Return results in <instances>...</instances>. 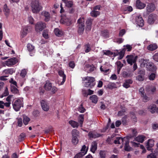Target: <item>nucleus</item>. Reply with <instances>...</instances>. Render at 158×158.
I'll use <instances>...</instances> for the list:
<instances>
[{
  "instance_id": "obj_1",
  "label": "nucleus",
  "mask_w": 158,
  "mask_h": 158,
  "mask_svg": "<svg viewBox=\"0 0 158 158\" xmlns=\"http://www.w3.org/2000/svg\"><path fill=\"white\" fill-rule=\"evenodd\" d=\"M12 104L13 109L17 111L20 110L21 107H23V101L22 99H18L13 101Z\"/></svg>"
},
{
  "instance_id": "obj_2",
  "label": "nucleus",
  "mask_w": 158,
  "mask_h": 158,
  "mask_svg": "<svg viewBox=\"0 0 158 158\" xmlns=\"http://www.w3.org/2000/svg\"><path fill=\"white\" fill-rule=\"evenodd\" d=\"M83 81H86L85 83V86L86 87L92 88L95 85L94 81H95L94 78L92 77H85L83 78Z\"/></svg>"
},
{
  "instance_id": "obj_3",
  "label": "nucleus",
  "mask_w": 158,
  "mask_h": 158,
  "mask_svg": "<svg viewBox=\"0 0 158 158\" xmlns=\"http://www.w3.org/2000/svg\"><path fill=\"white\" fill-rule=\"evenodd\" d=\"M44 88L46 90L50 91L52 94H54L57 91V88L55 86L52 85V83L49 81L46 82Z\"/></svg>"
},
{
  "instance_id": "obj_4",
  "label": "nucleus",
  "mask_w": 158,
  "mask_h": 158,
  "mask_svg": "<svg viewBox=\"0 0 158 158\" xmlns=\"http://www.w3.org/2000/svg\"><path fill=\"white\" fill-rule=\"evenodd\" d=\"M31 7L32 12L34 13H38L42 9V7L38 1H33L31 3Z\"/></svg>"
},
{
  "instance_id": "obj_5",
  "label": "nucleus",
  "mask_w": 158,
  "mask_h": 158,
  "mask_svg": "<svg viewBox=\"0 0 158 158\" xmlns=\"http://www.w3.org/2000/svg\"><path fill=\"white\" fill-rule=\"evenodd\" d=\"M85 20L84 17L79 18L77 20V23L78 24V31L80 34H82L85 29Z\"/></svg>"
},
{
  "instance_id": "obj_6",
  "label": "nucleus",
  "mask_w": 158,
  "mask_h": 158,
  "mask_svg": "<svg viewBox=\"0 0 158 158\" xmlns=\"http://www.w3.org/2000/svg\"><path fill=\"white\" fill-rule=\"evenodd\" d=\"M46 24L43 22L40 21L37 22L35 25V30L36 32L42 31L46 27Z\"/></svg>"
},
{
  "instance_id": "obj_7",
  "label": "nucleus",
  "mask_w": 158,
  "mask_h": 158,
  "mask_svg": "<svg viewBox=\"0 0 158 158\" xmlns=\"http://www.w3.org/2000/svg\"><path fill=\"white\" fill-rule=\"evenodd\" d=\"M60 23L67 26H69L72 24V20L70 17L66 16H63L60 20Z\"/></svg>"
},
{
  "instance_id": "obj_8",
  "label": "nucleus",
  "mask_w": 158,
  "mask_h": 158,
  "mask_svg": "<svg viewBox=\"0 0 158 158\" xmlns=\"http://www.w3.org/2000/svg\"><path fill=\"white\" fill-rule=\"evenodd\" d=\"M148 22L150 24L158 23V17L155 14H150L148 16Z\"/></svg>"
},
{
  "instance_id": "obj_9",
  "label": "nucleus",
  "mask_w": 158,
  "mask_h": 158,
  "mask_svg": "<svg viewBox=\"0 0 158 158\" xmlns=\"http://www.w3.org/2000/svg\"><path fill=\"white\" fill-rule=\"evenodd\" d=\"M138 56L135 55H128L127 56V61L128 64L132 65L133 63H136Z\"/></svg>"
},
{
  "instance_id": "obj_10",
  "label": "nucleus",
  "mask_w": 158,
  "mask_h": 158,
  "mask_svg": "<svg viewBox=\"0 0 158 158\" xmlns=\"http://www.w3.org/2000/svg\"><path fill=\"white\" fill-rule=\"evenodd\" d=\"M18 62L17 58L15 57L8 59L5 62V64L8 66H11L15 64Z\"/></svg>"
},
{
  "instance_id": "obj_11",
  "label": "nucleus",
  "mask_w": 158,
  "mask_h": 158,
  "mask_svg": "<svg viewBox=\"0 0 158 158\" xmlns=\"http://www.w3.org/2000/svg\"><path fill=\"white\" fill-rule=\"evenodd\" d=\"M41 15L44 17V20L46 22L49 21L51 18V15L49 13L44 10L41 13Z\"/></svg>"
},
{
  "instance_id": "obj_12",
  "label": "nucleus",
  "mask_w": 158,
  "mask_h": 158,
  "mask_svg": "<svg viewBox=\"0 0 158 158\" xmlns=\"http://www.w3.org/2000/svg\"><path fill=\"white\" fill-rule=\"evenodd\" d=\"M135 20L138 25L141 27L143 26L144 21L140 15L137 16L135 18Z\"/></svg>"
},
{
  "instance_id": "obj_13",
  "label": "nucleus",
  "mask_w": 158,
  "mask_h": 158,
  "mask_svg": "<svg viewBox=\"0 0 158 158\" xmlns=\"http://www.w3.org/2000/svg\"><path fill=\"white\" fill-rule=\"evenodd\" d=\"M41 105L43 110L45 111H47L49 109V106L48 105L47 102L44 100L41 101Z\"/></svg>"
},
{
  "instance_id": "obj_14",
  "label": "nucleus",
  "mask_w": 158,
  "mask_h": 158,
  "mask_svg": "<svg viewBox=\"0 0 158 158\" xmlns=\"http://www.w3.org/2000/svg\"><path fill=\"white\" fill-rule=\"evenodd\" d=\"M147 11L148 13L152 12L156 9L155 5L152 3L148 4L146 7Z\"/></svg>"
},
{
  "instance_id": "obj_15",
  "label": "nucleus",
  "mask_w": 158,
  "mask_h": 158,
  "mask_svg": "<svg viewBox=\"0 0 158 158\" xmlns=\"http://www.w3.org/2000/svg\"><path fill=\"white\" fill-rule=\"evenodd\" d=\"M139 74H140L137 77V79L139 81H142L144 79V75L145 72L144 70H140L139 72Z\"/></svg>"
},
{
  "instance_id": "obj_16",
  "label": "nucleus",
  "mask_w": 158,
  "mask_h": 158,
  "mask_svg": "<svg viewBox=\"0 0 158 158\" xmlns=\"http://www.w3.org/2000/svg\"><path fill=\"white\" fill-rule=\"evenodd\" d=\"M154 145V141L152 139L148 140L147 143L146 147L147 149L148 150H151V148L153 147Z\"/></svg>"
},
{
  "instance_id": "obj_17",
  "label": "nucleus",
  "mask_w": 158,
  "mask_h": 158,
  "mask_svg": "<svg viewBox=\"0 0 158 158\" xmlns=\"http://www.w3.org/2000/svg\"><path fill=\"white\" fill-rule=\"evenodd\" d=\"M126 138H123L120 137H117L114 141V143L115 144H123Z\"/></svg>"
},
{
  "instance_id": "obj_18",
  "label": "nucleus",
  "mask_w": 158,
  "mask_h": 158,
  "mask_svg": "<svg viewBox=\"0 0 158 158\" xmlns=\"http://www.w3.org/2000/svg\"><path fill=\"white\" fill-rule=\"evenodd\" d=\"M59 75L62 78V81L61 82L60 85H63L65 82L66 79V76L64 74V72L62 70H60L58 72Z\"/></svg>"
},
{
  "instance_id": "obj_19",
  "label": "nucleus",
  "mask_w": 158,
  "mask_h": 158,
  "mask_svg": "<svg viewBox=\"0 0 158 158\" xmlns=\"http://www.w3.org/2000/svg\"><path fill=\"white\" fill-rule=\"evenodd\" d=\"M145 4L141 2L140 0H138L136 2V6L139 9H141L144 8L145 6Z\"/></svg>"
},
{
  "instance_id": "obj_20",
  "label": "nucleus",
  "mask_w": 158,
  "mask_h": 158,
  "mask_svg": "<svg viewBox=\"0 0 158 158\" xmlns=\"http://www.w3.org/2000/svg\"><path fill=\"white\" fill-rule=\"evenodd\" d=\"M101 135L96 132H90L88 134L90 138H96L100 137Z\"/></svg>"
},
{
  "instance_id": "obj_21",
  "label": "nucleus",
  "mask_w": 158,
  "mask_h": 158,
  "mask_svg": "<svg viewBox=\"0 0 158 158\" xmlns=\"http://www.w3.org/2000/svg\"><path fill=\"white\" fill-rule=\"evenodd\" d=\"M157 46L156 44H152L148 45L147 49L149 51H153L157 48Z\"/></svg>"
},
{
  "instance_id": "obj_22",
  "label": "nucleus",
  "mask_w": 158,
  "mask_h": 158,
  "mask_svg": "<svg viewBox=\"0 0 158 158\" xmlns=\"http://www.w3.org/2000/svg\"><path fill=\"white\" fill-rule=\"evenodd\" d=\"M148 109L153 114L156 112V106L155 105H150L148 107Z\"/></svg>"
},
{
  "instance_id": "obj_23",
  "label": "nucleus",
  "mask_w": 158,
  "mask_h": 158,
  "mask_svg": "<svg viewBox=\"0 0 158 158\" xmlns=\"http://www.w3.org/2000/svg\"><path fill=\"white\" fill-rule=\"evenodd\" d=\"M97 143L95 141L93 142L91 145V148H90V150L91 151L94 153L95 151L97 149Z\"/></svg>"
},
{
  "instance_id": "obj_24",
  "label": "nucleus",
  "mask_w": 158,
  "mask_h": 158,
  "mask_svg": "<svg viewBox=\"0 0 158 158\" xmlns=\"http://www.w3.org/2000/svg\"><path fill=\"white\" fill-rule=\"evenodd\" d=\"M100 70L104 74H106L108 73L110 69L106 67V65H104L100 67Z\"/></svg>"
},
{
  "instance_id": "obj_25",
  "label": "nucleus",
  "mask_w": 158,
  "mask_h": 158,
  "mask_svg": "<svg viewBox=\"0 0 158 158\" xmlns=\"http://www.w3.org/2000/svg\"><path fill=\"white\" fill-rule=\"evenodd\" d=\"M15 71L13 69H5L3 71V73L4 74H12Z\"/></svg>"
},
{
  "instance_id": "obj_26",
  "label": "nucleus",
  "mask_w": 158,
  "mask_h": 158,
  "mask_svg": "<svg viewBox=\"0 0 158 158\" xmlns=\"http://www.w3.org/2000/svg\"><path fill=\"white\" fill-rule=\"evenodd\" d=\"M89 99L92 103L96 104L98 102V98L97 95H93L90 97Z\"/></svg>"
},
{
  "instance_id": "obj_27",
  "label": "nucleus",
  "mask_w": 158,
  "mask_h": 158,
  "mask_svg": "<svg viewBox=\"0 0 158 158\" xmlns=\"http://www.w3.org/2000/svg\"><path fill=\"white\" fill-rule=\"evenodd\" d=\"M124 142L125 143L124 146V149L125 150L128 151H130L131 150V148L130 147L129 145V140L127 138H126V139L125 141H124Z\"/></svg>"
},
{
  "instance_id": "obj_28",
  "label": "nucleus",
  "mask_w": 158,
  "mask_h": 158,
  "mask_svg": "<svg viewBox=\"0 0 158 158\" xmlns=\"http://www.w3.org/2000/svg\"><path fill=\"white\" fill-rule=\"evenodd\" d=\"M69 123L73 128H77L79 126V123L74 120H70Z\"/></svg>"
},
{
  "instance_id": "obj_29",
  "label": "nucleus",
  "mask_w": 158,
  "mask_h": 158,
  "mask_svg": "<svg viewBox=\"0 0 158 158\" xmlns=\"http://www.w3.org/2000/svg\"><path fill=\"white\" fill-rule=\"evenodd\" d=\"M54 32L56 35L59 37L61 36L63 34L62 31L59 30L58 28H55L54 30Z\"/></svg>"
},
{
  "instance_id": "obj_30",
  "label": "nucleus",
  "mask_w": 158,
  "mask_h": 158,
  "mask_svg": "<svg viewBox=\"0 0 158 158\" xmlns=\"http://www.w3.org/2000/svg\"><path fill=\"white\" fill-rule=\"evenodd\" d=\"M17 86L13 85H11V91L13 94H19V91L18 89L16 87Z\"/></svg>"
},
{
  "instance_id": "obj_31",
  "label": "nucleus",
  "mask_w": 158,
  "mask_h": 158,
  "mask_svg": "<svg viewBox=\"0 0 158 158\" xmlns=\"http://www.w3.org/2000/svg\"><path fill=\"white\" fill-rule=\"evenodd\" d=\"M145 137V136L142 135H139L135 138V140L139 142L142 143L144 141Z\"/></svg>"
},
{
  "instance_id": "obj_32",
  "label": "nucleus",
  "mask_w": 158,
  "mask_h": 158,
  "mask_svg": "<svg viewBox=\"0 0 158 158\" xmlns=\"http://www.w3.org/2000/svg\"><path fill=\"white\" fill-rule=\"evenodd\" d=\"M100 12L99 11L93 10L90 13L92 17H96L99 15Z\"/></svg>"
},
{
  "instance_id": "obj_33",
  "label": "nucleus",
  "mask_w": 158,
  "mask_h": 158,
  "mask_svg": "<svg viewBox=\"0 0 158 158\" xmlns=\"http://www.w3.org/2000/svg\"><path fill=\"white\" fill-rule=\"evenodd\" d=\"M87 150L86 149V147L85 145H84L81 149V152L78 153L80 154L81 156L84 154V155L86 153Z\"/></svg>"
},
{
  "instance_id": "obj_34",
  "label": "nucleus",
  "mask_w": 158,
  "mask_h": 158,
  "mask_svg": "<svg viewBox=\"0 0 158 158\" xmlns=\"http://www.w3.org/2000/svg\"><path fill=\"white\" fill-rule=\"evenodd\" d=\"M102 35L105 38H108L109 37V32L108 31L104 30L102 32Z\"/></svg>"
},
{
  "instance_id": "obj_35",
  "label": "nucleus",
  "mask_w": 158,
  "mask_h": 158,
  "mask_svg": "<svg viewBox=\"0 0 158 158\" xmlns=\"http://www.w3.org/2000/svg\"><path fill=\"white\" fill-rule=\"evenodd\" d=\"M3 11L5 12V15L6 16L8 15L10 12V10L7 7V5L6 4H5L4 6Z\"/></svg>"
},
{
  "instance_id": "obj_36",
  "label": "nucleus",
  "mask_w": 158,
  "mask_h": 158,
  "mask_svg": "<svg viewBox=\"0 0 158 158\" xmlns=\"http://www.w3.org/2000/svg\"><path fill=\"white\" fill-rule=\"evenodd\" d=\"M30 120V119L27 116H24L23 117V122L24 124L25 125H27L28 124V122Z\"/></svg>"
},
{
  "instance_id": "obj_37",
  "label": "nucleus",
  "mask_w": 158,
  "mask_h": 158,
  "mask_svg": "<svg viewBox=\"0 0 158 158\" xmlns=\"http://www.w3.org/2000/svg\"><path fill=\"white\" fill-rule=\"evenodd\" d=\"M84 119V115L82 114H80L79 116V122L80 123L81 127L82 126Z\"/></svg>"
},
{
  "instance_id": "obj_38",
  "label": "nucleus",
  "mask_w": 158,
  "mask_h": 158,
  "mask_svg": "<svg viewBox=\"0 0 158 158\" xmlns=\"http://www.w3.org/2000/svg\"><path fill=\"white\" fill-rule=\"evenodd\" d=\"M66 6L68 7H72L73 5V1H66L65 2H64Z\"/></svg>"
},
{
  "instance_id": "obj_39",
  "label": "nucleus",
  "mask_w": 158,
  "mask_h": 158,
  "mask_svg": "<svg viewBox=\"0 0 158 158\" xmlns=\"http://www.w3.org/2000/svg\"><path fill=\"white\" fill-rule=\"evenodd\" d=\"M124 48L123 49V50L125 51L127 50V51L128 52L130 51L132 49V46L129 44L124 45Z\"/></svg>"
},
{
  "instance_id": "obj_40",
  "label": "nucleus",
  "mask_w": 158,
  "mask_h": 158,
  "mask_svg": "<svg viewBox=\"0 0 158 158\" xmlns=\"http://www.w3.org/2000/svg\"><path fill=\"white\" fill-rule=\"evenodd\" d=\"M85 52L87 53L91 50V48L90 45L89 44H88L85 46Z\"/></svg>"
},
{
  "instance_id": "obj_41",
  "label": "nucleus",
  "mask_w": 158,
  "mask_h": 158,
  "mask_svg": "<svg viewBox=\"0 0 158 158\" xmlns=\"http://www.w3.org/2000/svg\"><path fill=\"white\" fill-rule=\"evenodd\" d=\"M78 140L77 136H73L72 142L75 145L77 144L78 142Z\"/></svg>"
},
{
  "instance_id": "obj_42",
  "label": "nucleus",
  "mask_w": 158,
  "mask_h": 158,
  "mask_svg": "<svg viewBox=\"0 0 158 158\" xmlns=\"http://www.w3.org/2000/svg\"><path fill=\"white\" fill-rule=\"evenodd\" d=\"M72 136H77L79 134V132L76 129H73L72 131Z\"/></svg>"
},
{
  "instance_id": "obj_43",
  "label": "nucleus",
  "mask_w": 158,
  "mask_h": 158,
  "mask_svg": "<svg viewBox=\"0 0 158 158\" xmlns=\"http://www.w3.org/2000/svg\"><path fill=\"white\" fill-rule=\"evenodd\" d=\"M34 47L30 44H28L27 45V49L29 51H32L34 49Z\"/></svg>"
},
{
  "instance_id": "obj_44",
  "label": "nucleus",
  "mask_w": 158,
  "mask_h": 158,
  "mask_svg": "<svg viewBox=\"0 0 158 158\" xmlns=\"http://www.w3.org/2000/svg\"><path fill=\"white\" fill-rule=\"evenodd\" d=\"M43 37L46 39L48 38V31L47 30H44L43 32Z\"/></svg>"
},
{
  "instance_id": "obj_45",
  "label": "nucleus",
  "mask_w": 158,
  "mask_h": 158,
  "mask_svg": "<svg viewBox=\"0 0 158 158\" xmlns=\"http://www.w3.org/2000/svg\"><path fill=\"white\" fill-rule=\"evenodd\" d=\"M99 155L100 158H105L106 155V152L104 151H101L99 152Z\"/></svg>"
},
{
  "instance_id": "obj_46",
  "label": "nucleus",
  "mask_w": 158,
  "mask_h": 158,
  "mask_svg": "<svg viewBox=\"0 0 158 158\" xmlns=\"http://www.w3.org/2000/svg\"><path fill=\"white\" fill-rule=\"evenodd\" d=\"M78 111L80 113H84L85 111V109L83 106L81 104L80 106L78 108Z\"/></svg>"
},
{
  "instance_id": "obj_47",
  "label": "nucleus",
  "mask_w": 158,
  "mask_h": 158,
  "mask_svg": "<svg viewBox=\"0 0 158 158\" xmlns=\"http://www.w3.org/2000/svg\"><path fill=\"white\" fill-rule=\"evenodd\" d=\"M28 31V28L27 27H24L23 29V31L22 32V35L23 36L26 35Z\"/></svg>"
},
{
  "instance_id": "obj_48",
  "label": "nucleus",
  "mask_w": 158,
  "mask_h": 158,
  "mask_svg": "<svg viewBox=\"0 0 158 158\" xmlns=\"http://www.w3.org/2000/svg\"><path fill=\"white\" fill-rule=\"evenodd\" d=\"M26 137V134L24 133H22L19 137V141H22L24 138Z\"/></svg>"
},
{
  "instance_id": "obj_49",
  "label": "nucleus",
  "mask_w": 158,
  "mask_h": 158,
  "mask_svg": "<svg viewBox=\"0 0 158 158\" xmlns=\"http://www.w3.org/2000/svg\"><path fill=\"white\" fill-rule=\"evenodd\" d=\"M27 73V71L26 69H23L22 70L20 73V75L23 77H24Z\"/></svg>"
},
{
  "instance_id": "obj_50",
  "label": "nucleus",
  "mask_w": 158,
  "mask_h": 158,
  "mask_svg": "<svg viewBox=\"0 0 158 158\" xmlns=\"http://www.w3.org/2000/svg\"><path fill=\"white\" fill-rule=\"evenodd\" d=\"M156 153H152L147 156V158H156Z\"/></svg>"
},
{
  "instance_id": "obj_51",
  "label": "nucleus",
  "mask_w": 158,
  "mask_h": 158,
  "mask_svg": "<svg viewBox=\"0 0 158 158\" xmlns=\"http://www.w3.org/2000/svg\"><path fill=\"white\" fill-rule=\"evenodd\" d=\"M29 23L32 24H34V19L31 16H29L28 18Z\"/></svg>"
},
{
  "instance_id": "obj_52",
  "label": "nucleus",
  "mask_w": 158,
  "mask_h": 158,
  "mask_svg": "<svg viewBox=\"0 0 158 158\" xmlns=\"http://www.w3.org/2000/svg\"><path fill=\"white\" fill-rule=\"evenodd\" d=\"M118 54L119 56L118 57V59L119 60L121 59L124 56V52H123V51H121Z\"/></svg>"
},
{
  "instance_id": "obj_53",
  "label": "nucleus",
  "mask_w": 158,
  "mask_h": 158,
  "mask_svg": "<svg viewBox=\"0 0 158 158\" xmlns=\"http://www.w3.org/2000/svg\"><path fill=\"white\" fill-rule=\"evenodd\" d=\"M108 87L110 89H112L115 88V84L114 83H110L107 85Z\"/></svg>"
},
{
  "instance_id": "obj_54",
  "label": "nucleus",
  "mask_w": 158,
  "mask_h": 158,
  "mask_svg": "<svg viewBox=\"0 0 158 158\" xmlns=\"http://www.w3.org/2000/svg\"><path fill=\"white\" fill-rule=\"evenodd\" d=\"M9 82L11 84H13L14 85V86H17V84L16 82L15 81L13 78H11L10 80L9 81Z\"/></svg>"
},
{
  "instance_id": "obj_55",
  "label": "nucleus",
  "mask_w": 158,
  "mask_h": 158,
  "mask_svg": "<svg viewBox=\"0 0 158 158\" xmlns=\"http://www.w3.org/2000/svg\"><path fill=\"white\" fill-rule=\"evenodd\" d=\"M156 75L154 73H152L149 76V79L151 81L153 80L155 78Z\"/></svg>"
},
{
  "instance_id": "obj_56",
  "label": "nucleus",
  "mask_w": 158,
  "mask_h": 158,
  "mask_svg": "<svg viewBox=\"0 0 158 158\" xmlns=\"http://www.w3.org/2000/svg\"><path fill=\"white\" fill-rule=\"evenodd\" d=\"M93 20L90 18L86 22V25L91 26Z\"/></svg>"
},
{
  "instance_id": "obj_57",
  "label": "nucleus",
  "mask_w": 158,
  "mask_h": 158,
  "mask_svg": "<svg viewBox=\"0 0 158 158\" xmlns=\"http://www.w3.org/2000/svg\"><path fill=\"white\" fill-rule=\"evenodd\" d=\"M141 97L143 98V101L144 102H147L148 100V97L144 94L141 95Z\"/></svg>"
},
{
  "instance_id": "obj_58",
  "label": "nucleus",
  "mask_w": 158,
  "mask_h": 158,
  "mask_svg": "<svg viewBox=\"0 0 158 158\" xmlns=\"http://www.w3.org/2000/svg\"><path fill=\"white\" fill-rule=\"evenodd\" d=\"M152 57L155 61L158 62V52L155 53Z\"/></svg>"
},
{
  "instance_id": "obj_59",
  "label": "nucleus",
  "mask_w": 158,
  "mask_h": 158,
  "mask_svg": "<svg viewBox=\"0 0 158 158\" xmlns=\"http://www.w3.org/2000/svg\"><path fill=\"white\" fill-rule=\"evenodd\" d=\"M23 123L22 119L21 118H18V124L19 127H21L22 126Z\"/></svg>"
},
{
  "instance_id": "obj_60",
  "label": "nucleus",
  "mask_w": 158,
  "mask_h": 158,
  "mask_svg": "<svg viewBox=\"0 0 158 158\" xmlns=\"http://www.w3.org/2000/svg\"><path fill=\"white\" fill-rule=\"evenodd\" d=\"M116 64L117 65V68H121L123 65V64L120 61L117 62Z\"/></svg>"
},
{
  "instance_id": "obj_61",
  "label": "nucleus",
  "mask_w": 158,
  "mask_h": 158,
  "mask_svg": "<svg viewBox=\"0 0 158 158\" xmlns=\"http://www.w3.org/2000/svg\"><path fill=\"white\" fill-rule=\"evenodd\" d=\"M125 33V30L124 29H123L120 31L119 34V36H122Z\"/></svg>"
},
{
  "instance_id": "obj_62",
  "label": "nucleus",
  "mask_w": 158,
  "mask_h": 158,
  "mask_svg": "<svg viewBox=\"0 0 158 158\" xmlns=\"http://www.w3.org/2000/svg\"><path fill=\"white\" fill-rule=\"evenodd\" d=\"M69 66L72 68L73 69L75 66L74 62L73 61L70 62L69 63Z\"/></svg>"
},
{
  "instance_id": "obj_63",
  "label": "nucleus",
  "mask_w": 158,
  "mask_h": 158,
  "mask_svg": "<svg viewBox=\"0 0 158 158\" xmlns=\"http://www.w3.org/2000/svg\"><path fill=\"white\" fill-rule=\"evenodd\" d=\"M149 66L152 67L153 69L152 70V71H155L156 69V66H154L152 63H149Z\"/></svg>"
},
{
  "instance_id": "obj_64",
  "label": "nucleus",
  "mask_w": 158,
  "mask_h": 158,
  "mask_svg": "<svg viewBox=\"0 0 158 158\" xmlns=\"http://www.w3.org/2000/svg\"><path fill=\"white\" fill-rule=\"evenodd\" d=\"M84 156V154L81 156L80 154L77 153L75 155L74 158H82V157Z\"/></svg>"
}]
</instances>
